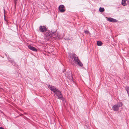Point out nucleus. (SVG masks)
Instances as JSON below:
<instances>
[{"label": "nucleus", "instance_id": "f257e3e1", "mask_svg": "<svg viewBox=\"0 0 129 129\" xmlns=\"http://www.w3.org/2000/svg\"><path fill=\"white\" fill-rule=\"evenodd\" d=\"M48 87L54 93V96L57 98L62 100V101L63 102L65 101V100L63 98L62 95L60 91L59 90L57 89L54 86L51 85H49Z\"/></svg>", "mask_w": 129, "mask_h": 129}, {"label": "nucleus", "instance_id": "f03ea898", "mask_svg": "<svg viewBox=\"0 0 129 129\" xmlns=\"http://www.w3.org/2000/svg\"><path fill=\"white\" fill-rule=\"evenodd\" d=\"M70 58L71 59H70L69 60L70 62L71 63L73 61H74L76 63L79 60L77 56L75 54H73L72 55L70 56Z\"/></svg>", "mask_w": 129, "mask_h": 129}, {"label": "nucleus", "instance_id": "7ed1b4c3", "mask_svg": "<svg viewBox=\"0 0 129 129\" xmlns=\"http://www.w3.org/2000/svg\"><path fill=\"white\" fill-rule=\"evenodd\" d=\"M122 106V104L121 102L118 103L113 106V109L114 111H117L119 110V108L121 107Z\"/></svg>", "mask_w": 129, "mask_h": 129}, {"label": "nucleus", "instance_id": "20e7f679", "mask_svg": "<svg viewBox=\"0 0 129 129\" xmlns=\"http://www.w3.org/2000/svg\"><path fill=\"white\" fill-rule=\"evenodd\" d=\"M56 31V30L53 31L52 30L50 32L48 31L45 34V36L46 37L49 38L52 36V34L55 33Z\"/></svg>", "mask_w": 129, "mask_h": 129}, {"label": "nucleus", "instance_id": "39448f33", "mask_svg": "<svg viewBox=\"0 0 129 129\" xmlns=\"http://www.w3.org/2000/svg\"><path fill=\"white\" fill-rule=\"evenodd\" d=\"M65 74V75L67 76L68 78L71 81H73V77L72 75V73L71 72L69 71L68 73Z\"/></svg>", "mask_w": 129, "mask_h": 129}, {"label": "nucleus", "instance_id": "423d86ee", "mask_svg": "<svg viewBox=\"0 0 129 129\" xmlns=\"http://www.w3.org/2000/svg\"><path fill=\"white\" fill-rule=\"evenodd\" d=\"M58 9L60 12L61 13L64 12L66 10L65 7L63 5L59 6L58 8Z\"/></svg>", "mask_w": 129, "mask_h": 129}, {"label": "nucleus", "instance_id": "0eeeda50", "mask_svg": "<svg viewBox=\"0 0 129 129\" xmlns=\"http://www.w3.org/2000/svg\"><path fill=\"white\" fill-rule=\"evenodd\" d=\"M39 29L42 32H44L47 31V28L46 26H40L39 27Z\"/></svg>", "mask_w": 129, "mask_h": 129}, {"label": "nucleus", "instance_id": "6e6552de", "mask_svg": "<svg viewBox=\"0 0 129 129\" xmlns=\"http://www.w3.org/2000/svg\"><path fill=\"white\" fill-rule=\"evenodd\" d=\"M107 20L111 22H117V20L111 17L108 18Z\"/></svg>", "mask_w": 129, "mask_h": 129}, {"label": "nucleus", "instance_id": "1a4fd4ad", "mask_svg": "<svg viewBox=\"0 0 129 129\" xmlns=\"http://www.w3.org/2000/svg\"><path fill=\"white\" fill-rule=\"evenodd\" d=\"M28 48L31 50L34 51H37V49L34 47L32 46L29 45L28 46Z\"/></svg>", "mask_w": 129, "mask_h": 129}, {"label": "nucleus", "instance_id": "9d476101", "mask_svg": "<svg viewBox=\"0 0 129 129\" xmlns=\"http://www.w3.org/2000/svg\"><path fill=\"white\" fill-rule=\"evenodd\" d=\"M76 64H77L80 67H82L83 66V64L81 62L80 60H79L78 61H77V62L75 63Z\"/></svg>", "mask_w": 129, "mask_h": 129}, {"label": "nucleus", "instance_id": "9b49d317", "mask_svg": "<svg viewBox=\"0 0 129 129\" xmlns=\"http://www.w3.org/2000/svg\"><path fill=\"white\" fill-rule=\"evenodd\" d=\"M126 0H122L121 4L123 6H125L126 5Z\"/></svg>", "mask_w": 129, "mask_h": 129}, {"label": "nucleus", "instance_id": "f8f14e48", "mask_svg": "<svg viewBox=\"0 0 129 129\" xmlns=\"http://www.w3.org/2000/svg\"><path fill=\"white\" fill-rule=\"evenodd\" d=\"M97 45L98 46H101L102 45L103 43L101 41H98L97 42Z\"/></svg>", "mask_w": 129, "mask_h": 129}, {"label": "nucleus", "instance_id": "ddd939ff", "mask_svg": "<svg viewBox=\"0 0 129 129\" xmlns=\"http://www.w3.org/2000/svg\"><path fill=\"white\" fill-rule=\"evenodd\" d=\"M105 9L103 8L100 7L99 9V11L100 12H102L104 11Z\"/></svg>", "mask_w": 129, "mask_h": 129}, {"label": "nucleus", "instance_id": "4468645a", "mask_svg": "<svg viewBox=\"0 0 129 129\" xmlns=\"http://www.w3.org/2000/svg\"><path fill=\"white\" fill-rule=\"evenodd\" d=\"M125 89L127 93L128 94H129V87H126Z\"/></svg>", "mask_w": 129, "mask_h": 129}, {"label": "nucleus", "instance_id": "2eb2a0df", "mask_svg": "<svg viewBox=\"0 0 129 129\" xmlns=\"http://www.w3.org/2000/svg\"><path fill=\"white\" fill-rule=\"evenodd\" d=\"M84 32L85 33L87 34H88L89 33V31L87 30L85 31Z\"/></svg>", "mask_w": 129, "mask_h": 129}, {"label": "nucleus", "instance_id": "dca6fc26", "mask_svg": "<svg viewBox=\"0 0 129 129\" xmlns=\"http://www.w3.org/2000/svg\"><path fill=\"white\" fill-rule=\"evenodd\" d=\"M126 2H127V4H129V1H126Z\"/></svg>", "mask_w": 129, "mask_h": 129}, {"label": "nucleus", "instance_id": "f3484780", "mask_svg": "<svg viewBox=\"0 0 129 129\" xmlns=\"http://www.w3.org/2000/svg\"><path fill=\"white\" fill-rule=\"evenodd\" d=\"M65 40H70V38H66V39H65Z\"/></svg>", "mask_w": 129, "mask_h": 129}, {"label": "nucleus", "instance_id": "a211bd4d", "mask_svg": "<svg viewBox=\"0 0 129 129\" xmlns=\"http://www.w3.org/2000/svg\"><path fill=\"white\" fill-rule=\"evenodd\" d=\"M0 129H4V128L2 127H0Z\"/></svg>", "mask_w": 129, "mask_h": 129}]
</instances>
